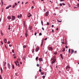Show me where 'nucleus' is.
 <instances>
[{
	"label": "nucleus",
	"mask_w": 79,
	"mask_h": 79,
	"mask_svg": "<svg viewBox=\"0 0 79 79\" xmlns=\"http://www.w3.org/2000/svg\"><path fill=\"white\" fill-rule=\"evenodd\" d=\"M7 66H8V68H9V69H10V64H9V63L7 64Z\"/></svg>",
	"instance_id": "39448f33"
},
{
	"label": "nucleus",
	"mask_w": 79,
	"mask_h": 79,
	"mask_svg": "<svg viewBox=\"0 0 79 79\" xmlns=\"http://www.w3.org/2000/svg\"><path fill=\"white\" fill-rule=\"evenodd\" d=\"M6 62H5L4 64V66H6Z\"/></svg>",
	"instance_id": "aec40b11"
},
{
	"label": "nucleus",
	"mask_w": 79,
	"mask_h": 79,
	"mask_svg": "<svg viewBox=\"0 0 79 79\" xmlns=\"http://www.w3.org/2000/svg\"><path fill=\"white\" fill-rule=\"evenodd\" d=\"M12 68L13 69H15V66L13 64H12Z\"/></svg>",
	"instance_id": "f3484780"
},
{
	"label": "nucleus",
	"mask_w": 79,
	"mask_h": 79,
	"mask_svg": "<svg viewBox=\"0 0 79 79\" xmlns=\"http://www.w3.org/2000/svg\"><path fill=\"white\" fill-rule=\"evenodd\" d=\"M47 25H49V23L48 22H47Z\"/></svg>",
	"instance_id": "8fccbe9b"
},
{
	"label": "nucleus",
	"mask_w": 79,
	"mask_h": 79,
	"mask_svg": "<svg viewBox=\"0 0 79 79\" xmlns=\"http://www.w3.org/2000/svg\"><path fill=\"white\" fill-rule=\"evenodd\" d=\"M30 29V30H31V29H32V26H31Z\"/></svg>",
	"instance_id": "49530a36"
},
{
	"label": "nucleus",
	"mask_w": 79,
	"mask_h": 79,
	"mask_svg": "<svg viewBox=\"0 0 79 79\" xmlns=\"http://www.w3.org/2000/svg\"><path fill=\"white\" fill-rule=\"evenodd\" d=\"M64 51H65V50H62V52H64Z\"/></svg>",
	"instance_id": "774afa93"
},
{
	"label": "nucleus",
	"mask_w": 79,
	"mask_h": 79,
	"mask_svg": "<svg viewBox=\"0 0 79 79\" xmlns=\"http://www.w3.org/2000/svg\"><path fill=\"white\" fill-rule=\"evenodd\" d=\"M60 6H62V4H61V3H60Z\"/></svg>",
	"instance_id": "603ef678"
},
{
	"label": "nucleus",
	"mask_w": 79,
	"mask_h": 79,
	"mask_svg": "<svg viewBox=\"0 0 79 79\" xmlns=\"http://www.w3.org/2000/svg\"><path fill=\"white\" fill-rule=\"evenodd\" d=\"M56 59H55L54 60H53V61H52V64H54V63H55V62L56 61Z\"/></svg>",
	"instance_id": "7ed1b4c3"
},
{
	"label": "nucleus",
	"mask_w": 79,
	"mask_h": 79,
	"mask_svg": "<svg viewBox=\"0 0 79 79\" xmlns=\"http://www.w3.org/2000/svg\"><path fill=\"white\" fill-rule=\"evenodd\" d=\"M39 35H42V33H40L39 34Z\"/></svg>",
	"instance_id": "58836bf2"
},
{
	"label": "nucleus",
	"mask_w": 79,
	"mask_h": 79,
	"mask_svg": "<svg viewBox=\"0 0 79 79\" xmlns=\"http://www.w3.org/2000/svg\"><path fill=\"white\" fill-rule=\"evenodd\" d=\"M69 68H70L69 66H67L66 67V69H69Z\"/></svg>",
	"instance_id": "9d476101"
},
{
	"label": "nucleus",
	"mask_w": 79,
	"mask_h": 79,
	"mask_svg": "<svg viewBox=\"0 0 79 79\" xmlns=\"http://www.w3.org/2000/svg\"><path fill=\"white\" fill-rule=\"evenodd\" d=\"M24 26L25 27V28H26V25H24Z\"/></svg>",
	"instance_id": "052dcab7"
},
{
	"label": "nucleus",
	"mask_w": 79,
	"mask_h": 79,
	"mask_svg": "<svg viewBox=\"0 0 79 79\" xmlns=\"http://www.w3.org/2000/svg\"><path fill=\"white\" fill-rule=\"evenodd\" d=\"M48 49L49 50H53V48L52 47H49L48 48Z\"/></svg>",
	"instance_id": "1a4fd4ad"
},
{
	"label": "nucleus",
	"mask_w": 79,
	"mask_h": 79,
	"mask_svg": "<svg viewBox=\"0 0 79 79\" xmlns=\"http://www.w3.org/2000/svg\"><path fill=\"white\" fill-rule=\"evenodd\" d=\"M0 79H2V76L0 75Z\"/></svg>",
	"instance_id": "c9c22d12"
},
{
	"label": "nucleus",
	"mask_w": 79,
	"mask_h": 79,
	"mask_svg": "<svg viewBox=\"0 0 79 79\" xmlns=\"http://www.w3.org/2000/svg\"><path fill=\"white\" fill-rule=\"evenodd\" d=\"M15 64L16 66H18V64H17V63H16V61H15Z\"/></svg>",
	"instance_id": "393cba45"
},
{
	"label": "nucleus",
	"mask_w": 79,
	"mask_h": 79,
	"mask_svg": "<svg viewBox=\"0 0 79 79\" xmlns=\"http://www.w3.org/2000/svg\"><path fill=\"white\" fill-rule=\"evenodd\" d=\"M45 76H43V79H45Z\"/></svg>",
	"instance_id": "c85d7f7f"
},
{
	"label": "nucleus",
	"mask_w": 79,
	"mask_h": 79,
	"mask_svg": "<svg viewBox=\"0 0 79 79\" xmlns=\"http://www.w3.org/2000/svg\"><path fill=\"white\" fill-rule=\"evenodd\" d=\"M34 50H33V51H32V53H34Z\"/></svg>",
	"instance_id": "0e129e2a"
},
{
	"label": "nucleus",
	"mask_w": 79,
	"mask_h": 79,
	"mask_svg": "<svg viewBox=\"0 0 79 79\" xmlns=\"http://www.w3.org/2000/svg\"><path fill=\"white\" fill-rule=\"evenodd\" d=\"M37 66L39 67V64H37Z\"/></svg>",
	"instance_id": "37998d69"
},
{
	"label": "nucleus",
	"mask_w": 79,
	"mask_h": 79,
	"mask_svg": "<svg viewBox=\"0 0 79 79\" xmlns=\"http://www.w3.org/2000/svg\"><path fill=\"white\" fill-rule=\"evenodd\" d=\"M12 52H13V53H15V51H14V50H12Z\"/></svg>",
	"instance_id": "e433bc0d"
},
{
	"label": "nucleus",
	"mask_w": 79,
	"mask_h": 79,
	"mask_svg": "<svg viewBox=\"0 0 79 79\" xmlns=\"http://www.w3.org/2000/svg\"><path fill=\"white\" fill-rule=\"evenodd\" d=\"M54 54L55 55H56V54H57V52H54Z\"/></svg>",
	"instance_id": "7c9ffc66"
},
{
	"label": "nucleus",
	"mask_w": 79,
	"mask_h": 79,
	"mask_svg": "<svg viewBox=\"0 0 79 79\" xmlns=\"http://www.w3.org/2000/svg\"><path fill=\"white\" fill-rule=\"evenodd\" d=\"M42 30H43V31H44V27H42Z\"/></svg>",
	"instance_id": "6e6d98bb"
},
{
	"label": "nucleus",
	"mask_w": 79,
	"mask_h": 79,
	"mask_svg": "<svg viewBox=\"0 0 79 79\" xmlns=\"http://www.w3.org/2000/svg\"><path fill=\"white\" fill-rule=\"evenodd\" d=\"M63 1H64V0H61L60 2H63Z\"/></svg>",
	"instance_id": "bf43d9fd"
},
{
	"label": "nucleus",
	"mask_w": 79,
	"mask_h": 79,
	"mask_svg": "<svg viewBox=\"0 0 79 79\" xmlns=\"http://www.w3.org/2000/svg\"><path fill=\"white\" fill-rule=\"evenodd\" d=\"M62 5H65V4H64V3H63Z\"/></svg>",
	"instance_id": "680f3d73"
},
{
	"label": "nucleus",
	"mask_w": 79,
	"mask_h": 79,
	"mask_svg": "<svg viewBox=\"0 0 79 79\" xmlns=\"http://www.w3.org/2000/svg\"><path fill=\"white\" fill-rule=\"evenodd\" d=\"M9 47H12V45H11V44H10L9 45Z\"/></svg>",
	"instance_id": "a18cd8bd"
},
{
	"label": "nucleus",
	"mask_w": 79,
	"mask_h": 79,
	"mask_svg": "<svg viewBox=\"0 0 79 79\" xmlns=\"http://www.w3.org/2000/svg\"><path fill=\"white\" fill-rule=\"evenodd\" d=\"M45 40H47V38H46L45 39H44Z\"/></svg>",
	"instance_id": "5fc2aeb1"
},
{
	"label": "nucleus",
	"mask_w": 79,
	"mask_h": 79,
	"mask_svg": "<svg viewBox=\"0 0 79 79\" xmlns=\"http://www.w3.org/2000/svg\"><path fill=\"white\" fill-rule=\"evenodd\" d=\"M42 45H43V43H42V44H41V47H42Z\"/></svg>",
	"instance_id": "79ce46f5"
},
{
	"label": "nucleus",
	"mask_w": 79,
	"mask_h": 79,
	"mask_svg": "<svg viewBox=\"0 0 79 79\" xmlns=\"http://www.w3.org/2000/svg\"><path fill=\"white\" fill-rule=\"evenodd\" d=\"M18 61H20V59L19 58L18 59H17Z\"/></svg>",
	"instance_id": "de8ad7c7"
},
{
	"label": "nucleus",
	"mask_w": 79,
	"mask_h": 79,
	"mask_svg": "<svg viewBox=\"0 0 79 79\" xmlns=\"http://www.w3.org/2000/svg\"><path fill=\"white\" fill-rule=\"evenodd\" d=\"M39 60L40 61H42V58H40L39 59Z\"/></svg>",
	"instance_id": "9b49d317"
},
{
	"label": "nucleus",
	"mask_w": 79,
	"mask_h": 79,
	"mask_svg": "<svg viewBox=\"0 0 79 79\" xmlns=\"http://www.w3.org/2000/svg\"><path fill=\"white\" fill-rule=\"evenodd\" d=\"M1 34L2 35H3V33L2 32V31L1 30Z\"/></svg>",
	"instance_id": "2eb2a0df"
},
{
	"label": "nucleus",
	"mask_w": 79,
	"mask_h": 79,
	"mask_svg": "<svg viewBox=\"0 0 79 79\" xmlns=\"http://www.w3.org/2000/svg\"><path fill=\"white\" fill-rule=\"evenodd\" d=\"M1 21H2V18L0 19V22H1Z\"/></svg>",
	"instance_id": "338daca9"
},
{
	"label": "nucleus",
	"mask_w": 79,
	"mask_h": 79,
	"mask_svg": "<svg viewBox=\"0 0 79 79\" xmlns=\"http://www.w3.org/2000/svg\"><path fill=\"white\" fill-rule=\"evenodd\" d=\"M71 50H69V53H70V51Z\"/></svg>",
	"instance_id": "13d9d810"
},
{
	"label": "nucleus",
	"mask_w": 79,
	"mask_h": 79,
	"mask_svg": "<svg viewBox=\"0 0 79 79\" xmlns=\"http://www.w3.org/2000/svg\"><path fill=\"white\" fill-rule=\"evenodd\" d=\"M32 3H33L34 5H35V2H34V1H32Z\"/></svg>",
	"instance_id": "bb28decb"
},
{
	"label": "nucleus",
	"mask_w": 79,
	"mask_h": 79,
	"mask_svg": "<svg viewBox=\"0 0 79 79\" xmlns=\"http://www.w3.org/2000/svg\"><path fill=\"white\" fill-rule=\"evenodd\" d=\"M34 8V6H32V7H31L32 9V8Z\"/></svg>",
	"instance_id": "4d7b16f0"
},
{
	"label": "nucleus",
	"mask_w": 79,
	"mask_h": 79,
	"mask_svg": "<svg viewBox=\"0 0 79 79\" xmlns=\"http://www.w3.org/2000/svg\"><path fill=\"white\" fill-rule=\"evenodd\" d=\"M10 25H9V28H8V29H9V30H10Z\"/></svg>",
	"instance_id": "a211bd4d"
},
{
	"label": "nucleus",
	"mask_w": 79,
	"mask_h": 79,
	"mask_svg": "<svg viewBox=\"0 0 79 79\" xmlns=\"http://www.w3.org/2000/svg\"><path fill=\"white\" fill-rule=\"evenodd\" d=\"M8 44H10V42L8 41V42H7Z\"/></svg>",
	"instance_id": "ea45409f"
},
{
	"label": "nucleus",
	"mask_w": 79,
	"mask_h": 79,
	"mask_svg": "<svg viewBox=\"0 0 79 79\" xmlns=\"http://www.w3.org/2000/svg\"><path fill=\"white\" fill-rule=\"evenodd\" d=\"M23 60H26V57L24 56L23 57Z\"/></svg>",
	"instance_id": "b1692460"
},
{
	"label": "nucleus",
	"mask_w": 79,
	"mask_h": 79,
	"mask_svg": "<svg viewBox=\"0 0 79 79\" xmlns=\"http://www.w3.org/2000/svg\"><path fill=\"white\" fill-rule=\"evenodd\" d=\"M1 43L2 45H3V43L2 42V41H1Z\"/></svg>",
	"instance_id": "cd10ccee"
},
{
	"label": "nucleus",
	"mask_w": 79,
	"mask_h": 79,
	"mask_svg": "<svg viewBox=\"0 0 79 79\" xmlns=\"http://www.w3.org/2000/svg\"><path fill=\"white\" fill-rule=\"evenodd\" d=\"M77 7H79V3H78L77 4Z\"/></svg>",
	"instance_id": "2f4dec72"
},
{
	"label": "nucleus",
	"mask_w": 79,
	"mask_h": 79,
	"mask_svg": "<svg viewBox=\"0 0 79 79\" xmlns=\"http://www.w3.org/2000/svg\"><path fill=\"white\" fill-rule=\"evenodd\" d=\"M41 75H43L44 74V73H43V72H41Z\"/></svg>",
	"instance_id": "dca6fc26"
},
{
	"label": "nucleus",
	"mask_w": 79,
	"mask_h": 79,
	"mask_svg": "<svg viewBox=\"0 0 79 79\" xmlns=\"http://www.w3.org/2000/svg\"><path fill=\"white\" fill-rule=\"evenodd\" d=\"M55 58H56V56H53V58H52L51 59V60L52 61L54 60H55Z\"/></svg>",
	"instance_id": "20e7f679"
},
{
	"label": "nucleus",
	"mask_w": 79,
	"mask_h": 79,
	"mask_svg": "<svg viewBox=\"0 0 79 79\" xmlns=\"http://www.w3.org/2000/svg\"><path fill=\"white\" fill-rule=\"evenodd\" d=\"M52 27H54V26L53 25H52Z\"/></svg>",
	"instance_id": "e2e57ef3"
},
{
	"label": "nucleus",
	"mask_w": 79,
	"mask_h": 79,
	"mask_svg": "<svg viewBox=\"0 0 79 79\" xmlns=\"http://www.w3.org/2000/svg\"><path fill=\"white\" fill-rule=\"evenodd\" d=\"M7 19H11V17L10 16H8L7 17Z\"/></svg>",
	"instance_id": "0eeeda50"
},
{
	"label": "nucleus",
	"mask_w": 79,
	"mask_h": 79,
	"mask_svg": "<svg viewBox=\"0 0 79 79\" xmlns=\"http://www.w3.org/2000/svg\"><path fill=\"white\" fill-rule=\"evenodd\" d=\"M16 63H19V62L18 61V60H16Z\"/></svg>",
	"instance_id": "c03bdc74"
},
{
	"label": "nucleus",
	"mask_w": 79,
	"mask_h": 79,
	"mask_svg": "<svg viewBox=\"0 0 79 79\" xmlns=\"http://www.w3.org/2000/svg\"><path fill=\"white\" fill-rule=\"evenodd\" d=\"M15 16L12 15V16L11 19L12 21H14V20H15Z\"/></svg>",
	"instance_id": "f257e3e1"
},
{
	"label": "nucleus",
	"mask_w": 79,
	"mask_h": 79,
	"mask_svg": "<svg viewBox=\"0 0 79 79\" xmlns=\"http://www.w3.org/2000/svg\"><path fill=\"white\" fill-rule=\"evenodd\" d=\"M27 16L28 17V18H30L31 16H32V14H31L29 15H27Z\"/></svg>",
	"instance_id": "ddd939ff"
},
{
	"label": "nucleus",
	"mask_w": 79,
	"mask_h": 79,
	"mask_svg": "<svg viewBox=\"0 0 79 79\" xmlns=\"http://www.w3.org/2000/svg\"><path fill=\"white\" fill-rule=\"evenodd\" d=\"M19 17H20V18H21V17H22V15L20 14V15Z\"/></svg>",
	"instance_id": "a878e982"
},
{
	"label": "nucleus",
	"mask_w": 79,
	"mask_h": 79,
	"mask_svg": "<svg viewBox=\"0 0 79 79\" xmlns=\"http://www.w3.org/2000/svg\"><path fill=\"white\" fill-rule=\"evenodd\" d=\"M57 21H58V22H59V23H61V22H62V21H60L59 20H58Z\"/></svg>",
	"instance_id": "c756f323"
},
{
	"label": "nucleus",
	"mask_w": 79,
	"mask_h": 79,
	"mask_svg": "<svg viewBox=\"0 0 79 79\" xmlns=\"http://www.w3.org/2000/svg\"><path fill=\"white\" fill-rule=\"evenodd\" d=\"M1 73H3V70L2 69V68H1Z\"/></svg>",
	"instance_id": "5701e85b"
},
{
	"label": "nucleus",
	"mask_w": 79,
	"mask_h": 79,
	"mask_svg": "<svg viewBox=\"0 0 79 79\" xmlns=\"http://www.w3.org/2000/svg\"><path fill=\"white\" fill-rule=\"evenodd\" d=\"M38 59V57H36L35 59L36 60H37Z\"/></svg>",
	"instance_id": "72a5a7b5"
},
{
	"label": "nucleus",
	"mask_w": 79,
	"mask_h": 79,
	"mask_svg": "<svg viewBox=\"0 0 79 79\" xmlns=\"http://www.w3.org/2000/svg\"><path fill=\"white\" fill-rule=\"evenodd\" d=\"M56 30L57 31H58V28H57L56 29Z\"/></svg>",
	"instance_id": "69168bd1"
},
{
	"label": "nucleus",
	"mask_w": 79,
	"mask_h": 79,
	"mask_svg": "<svg viewBox=\"0 0 79 79\" xmlns=\"http://www.w3.org/2000/svg\"><path fill=\"white\" fill-rule=\"evenodd\" d=\"M36 50H39V47H37V48H36Z\"/></svg>",
	"instance_id": "4be33fe9"
},
{
	"label": "nucleus",
	"mask_w": 79,
	"mask_h": 79,
	"mask_svg": "<svg viewBox=\"0 0 79 79\" xmlns=\"http://www.w3.org/2000/svg\"><path fill=\"white\" fill-rule=\"evenodd\" d=\"M41 23L42 24V26L44 25V23L43 22V21H42L41 22Z\"/></svg>",
	"instance_id": "6ab92c4d"
},
{
	"label": "nucleus",
	"mask_w": 79,
	"mask_h": 79,
	"mask_svg": "<svg viewBox=\"0 0 79 79\" xmlns=\"http://www.w3.org/2000/svg\"><path fill=\"white\" fill-rule=\"evenodd\" d=\"M72 52H71V54H73V52H74V50H71Z\"/></svg>",
	"instance_id": "412c9836"
},
{
	"label": "nucleus",
	"mask_w": 79,
	"mask_h": 79,
	"mask_svg": "<svg viewBox=\"0 0 79 79\" xmlns=\"http://www.w3.org/2000/svg\"><path fill=\"white\" fill-rule=\"evenodd\" d=\"M15 5H14L12 7V8H15Z\"/></svg>",
	"instance_id": "864d4df0"
},
{
	"label": "nucleus",
	"mask_w": 79,
	"mask_h": 79,
	"mask_svg": "<svg viewBox=\"0 0 79 79\" xmlns=\"http://www.w3.org/2000/svg\"><path fill=\"white\" fill-rule=\"evenodd\" d=\"M10 7H11V5H10L8 6L7 7H6V9H8Z\"/></svg>",
	"instance_id": "423d86ee"
},
{
	"label": "nucleus",
	"mask_w": 79,
	"mask_h": 79,
	"mask_svg": "<svg viewBox=\"0 0 79 79\" xmlns=\"http://www.w3.org/2000/svg\"><path fill=\"white\" fill-rule=\"evenodd\" d=\"M7 40H6V39H4V42L5 43H6L7 42H6Z\"/></svg>",
	"instance_id": "f8f14e48"
},
{
	"label": "nucleus",
	"mask_w": 79,
	"mask_h": 79,
	"mask_svg": "<svg viewBox=\"0 0 79 79\" xmlns=\"http://www.w3.org/2000/svg\"><path fill=\"white\" fill-rule=\"evenodd\" d=\"M44 39H43L42 40V43H44Z\"/></svg>",
	"instance_id": "473e14b6"
},
{
	"label": "nucleus",
	"mask_w": 79,
	"mask_h": 79,
	"mask_svg": "<svg viewBox=\"0 0 79 79\" xmlns=\"http://www.w3.org/2000/svg\"><path fill=\"white\" fill-rule=\"evenodd\" d=\"M18 66H19V67H20V66L19 65V63L18 64Z\"/></svg>",
	"instance_id": "3c124183"
},
{
	"label": "nucleus",
	"mask_w": 79,
	"mask_h": 79,
	"mask_svg": "<svg viewBox=\"0 0 79 79\" xmlns=\"http://www.w3.org/2000/svg\"><path fill=\"white\" fill-rule=\"evenodd\" d=\"M15 6H16V5H17V3L16 2H15Z\"/></svg>",
	"instance_id": "f704fd0d"
},
{
	"label": "nucleus",
	"mask_w": 79,
	"mask_h": 79,
	"mask_svg": "<svg viewBox=\"0 0 79 79\" xmlns=\"http://www.w3.org/2000/svg\"><path fill=\"white\" fill-rule=\"evenodd\" d=\"M23 48H26V45H24L23 47Z\"/></svg>",
	"instance_id": "4c0bfd02"
},
{
	"label": "nucleus",
	"mask_w": 79,
	"mask_h": 79,
	"mask_svg": "<svg viewBox=\"0 0 79 79\" xmlns=\"http://www.w3.org/2000/svg\"><path fill=\"white\" fill-rule=\"evenodd\" d=\"M25 34L26 37H27V35H28V34H27V31H26V32L25 33Z\"/></svg>",
	"instance_id": "6e6552de"
},
{
	"label": "nucleus",
	"mask_w": 79,
	"mask_h": 79,
	"mask_svg": "<svg viewBox=\"0 0 79 79\" xmlns=\"http://www.w3.org/2000/svg\"><path fill=\"white\" fill-rule=\"evenodd\" d=\"M37 35V32H35V33L34 35Z\"/></svg>",
	"instance_id": "09e8293b"
},
{
	"label": "nucleus",
	"mask_w": 79,
	"mask_h": 79,
	"mask_svg": "<svg viewBox=\"0 0 79 79\" xmlns=\"http://www.w3.org/2000/svg\"><path fill=\"white\" fill-rule=\"evenodd\" d=\"M60 56L61 58H62V59H63V56H62V54H60Z\"/></svg>",
	"instance_id": "4468645a"
},
{
	"label": "nucleus",
	"mask_w": 79,
	"mask_h": 79,
	"mask_svg": "<svg viewBox=\"0 0 79 79\" xmlns=\"http://www.w3.org/2000/svg\"><path fill=\"white\" fill-rule=\"evenodd\" d=\"M41 71H42V69H40L39 72H40H40H41Z\"/></svg>",
	"instance_id": "a19ab883"
},
{
	"label": "nucleus",
	"mask_w": 79,
	"mask_h": 79,
	"mask_svg": "<svg viewBox=\"0 0 79 79\" xmlns=\"http://www.w3.org/2000/svg\"><path fill=\"white\" fill-rule=\"evenodd\" d=\"M48 14H49V12L48 11L45 14L46 16H48Z\"/></svg>",
	"instance_id": "f03ea898"
}]
</instances>
